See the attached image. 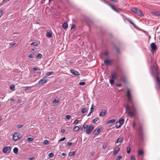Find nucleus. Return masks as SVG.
<instances>
[{
    "mask_svg": "<svg viewBox=\"0 0 160 160\" xmlns=\"http://www.w3.org/2000/svg\"><path fill=\"white\" fill-rule=\"evenodd\" d=\"M108 6H110L112 9L115 6L114 5H112L111 4H108Z\"/></svg>",
    "mask_w": 160,
    "mask_h": 160,
    "instance_id": "obj_53",
    "label": "nucleus"
},
{
    "mask_svg": "<svg viewBox=\"0 0 160 160\" xmlns=\"http://www.w3.org/2000/svg\"><path fill=\"white\" fill-rule=\"evenodd\" d=\"M88 125L86 124L85 123H84L81 128L82 131H84L85 129L88 128Z\"/></svg>",
    "mask_w": 160,
    "mask_h": 160,
    "instance_id": "obj_21",
    "label": "nucleus"
},
{
    "mask_svg": "<svg viewBox=\"0 0 160 160\" xmlns=\"http://www.w3.org/2000/svg\"><path fill=\"white\" fill-rule=\"evenodd\" d=\"M104 63L107 65L111 64V62L109 60H105L104 61Z\"/></svg>",
    "mask_w": 160,
    "mask_h": 160,
    "instance_id": "obj_22",
    "label": "nucleus"
},
{
    "mask_svg": "<svg viewBox=\"0 0 160 160\" xmlns=\"http://www.w3.org/2000/svg\"><path fill=\"white\" fill-rule=\"evenodd\" d=\"M65 139H66V138L65 137H63L61 139H60L59 140L58 142H60L63 141Z\"/></svg>",
    "mask_w": 160,
    "mask_h": 160,
    "instance_id": "obj_50",
    "label": "nucleus"
},
{
    "mask_svg": "<svg viewBox=\"0 0 160 160\" xmlns=\"http://www.w3.org/2000/svg\"><path fill=\"white\" fill-rule=\"evenodd\" d=\"M138 132L139 135L141 136L142 132V127L141 124L140 125L139 128H138Z\"/></svg>",
    "mask_w": 160,
    "mask_h": 160,
    "instance_id": "obj_16",
    "label": "nucleus"
},
{
    "mask_svg": "<svg viewBox=\"0 0 160 160\" xmlns=\"http://www.w3.org/2000/svg\"><path fill=\"white\" fill-rule=\"evenodd\" d=\"M33 140V138H28L27 139V140L28 142H30L32 141Z\"/></svg>",
    "mask_w": 160,
    "mask_h": 160,
    "instance_id": "obj_36",
    "label": "nucleus"
},
{
    "mask_svg": "<svg viewBox=\"0 0 160 160\" xmlns=\"http://www.w3.org/2000/svg\"><path fill=\"white\" fill-rule=\"evenodd\" d=\"M72 144V142H68V143H67V146H71Z\"/></svg>",
    "mask_w": 160,
    "mask_h": 160,
    "instance_id": "obj_54",
    "label": "nucleus"
},
{
    "mask_svg": "<svg viewBox=\"0 0 160 160\" xmlns=\"http://www.w3.org/2000/svg\"><path fill=\"white\" fill-rule=\"evenodd\" d=\"M126 19L132 25L133 24H134V23L132 21H131L129 19H128V18H126Z\"/></svg>",
    "mask_w": 160,
    "mask_h": 160,
    "instance_id": "obj_37",
    "label": "nucleus"
},
{
    "mask_svg": "<svg viewBox=\"0 0 160 160\" xmlns=\"http://www.w3.org/2000/svg\"><path fill=\"white\" fill-rule=\"evenodd\" d=\"M44 143L45 145H48L49 143V141L47 140H45L44 141Z\"/></svg>",
    "mask_w": 160,
    "mask_h": 160,
    "instance_id": "obj_44",
    "label": "nucleus"
},
{
    "mask_svg": "<svg viewBox=\"0 0 160 160\" xmlns=\"http://www.w3.org/2000/svg\"><path fill=\"white\" fill-rule=\"evenodd\" d=\"M93 103L92 105V106L91 108L90 109V112H91V113H92L93 112V110L94 109V108L93 107Z\"/></svg>",
    "mask_w": 160,
    "mask_h": 160,
    "instance_id": "obj_46",
    "label": "nucleus"
},
{
    "mask_svg": "<svg viewBox=\"0 0 160 160\" xmlns=\"http://www.w3.org/2000/svg\"><path fill=\"white\" fill-rule=\"evenodd\" d=\"M127 153H129L130 152V150H131V149H130V147H127Z\"/></svg>",
    "mask_w": 160,
    "mask_h": 160,
    "instance_id": "obj_40",
    "label": "nucleus"
},
{
    "mask_svg": "<svg viewBox=\"0 0 160 160\" xmlns=\"http://www.w3.org/2000/svg\"><path fill=\"white\" fill-rule=\"evenodd\" d=\"M122 158V157L121 155L118 156L116 160H120Z\"/></svg>",
    "mask_w": 160,
    "mask_h": 160,
    "instance_id": "obj_47",
    "label": "nucleus"
},
{
    "mask_svg": "<svg viewBox=\"0 0 160 160\" xmlns=\"http://www.w3.org/2000/svg\"><path fill=\"white\" fill-rule=\"evenodd\" d=\"M10 89L11 90L14 91L15 90V86L14 85L12 84L10 86Z\"/></svg>",
    "mask_w": 160,
    "mask_h": 160,
    "instance_id": "obj_33",
    "label": "nucleus"
},
{
    "mask_svg": "<svg viewBox=\"0 0 160 160\" xmlns=\"http://www.w3.org/2000/svg\"><path fill=\"white\" fill-rule=\"evenodd\" d=\"M20 134L18 132H15L13 135V139L15 141H17L19 140L21 137Z\"/></svg>",
    "mask_w": 160,
    "mask_h": 160,
    "instance_id": "obj_4",
    "label": "nucleus"
},
{
    "mask_svg": "<svg viewBox=\"0 0 160 160\" xmlns=\"http://www.w3.org/2000/svg\"><path fill=\"white\" fill-rule=\"evenodd\" d=\"M75 27H76L75 25V24H72L71 27V29H74V28H75Z\"/></svg>",
    "mask_w": 160,
    "mask_h": 160,
    "instance_id": "obj_52",
    "label": "nucleus"
},
{
    "mask_svg": "<svg viewBox=\"0 0 160 160\" xmlns=\"http://www.w3.org/2000/svg\"><path fill=\"white\" fill-rule=\"evenodd\" d=\"M70 72L73 75L76 76H79L80 75L79 72L78 71L74 69L71 70Z\"/></svg>",
    "mask_w": 160,
    "mask_h": 160,
    "instance_id": "obj_11",
    "label": "nucleus"
},
{
    "mask_svg": "<svg viewBox=\"0 0 160 160\" xmlns=\"http://www.w3.org/2000/svg\"><path fill=\"white\" fill-rule=\"evenodd\" d=\"M9 0H3L2 3L3 4H4V3H6V2H7Z\"/></svg>",
    "mask_w": 160,
    "mask_h": 160,
    "instance_id": "obj_57",
    "label": "nucleus"
},
{
    "mask_svg": "<svg viewBox=\"0 0 160 160\" xmlns=\"http://www.w3.org/2000/svg\"><path fill=\"white\" fill-rule=\"evenodd\" d=\"M11 148L10 147H5L3 149V152L5 153H7L10 152Z\"/></svg>",
    "mask_w": 160,
    "mask_h": 160,
    "instance_id": "obj_5",
    "label": "nucleus"
},
{
    "mask_svg": "<svg viewBox=\"0 0 160 160\" xmlns=\"http://www.w3.org/2000/svg\"><path fill=\"white\" fill-rule=\"evenodd\" d=\"M121 10L119 8H116V11H115L117 12H120Z\"/></svg>",
    "mask_w": 160,
    "mask_h": 160,
    "instance_id": "obj_56",
    "label": "nucleus"
},
{
    "mask_svg": "<svg viewBox=\"0 0 160 160\" xmlns=\"http://www.w3.org/2000/svg\"><path fill=\"white\" fill-rule=\"evenodd\" d=\"M124 122V120L122 118H120L119 119V120L118 121V122L121 125H122L123 124Z\"/></svg>",
    "mask_w": 160,
    "mask_h": 160,
    "instance_id": "obj_23",
    "label": "nucleus"
},
{
    "mask_svg": "<svg viewBox=\"0 0 160 160\" xmlns=\"http://www.w3.org/2000/svg\"><path fill=\"white\" fill-rule=\"evenodd\" d=\"M59 102V100L58 99L54 100L53 102V104H55L57 103H58Z\"/></svg>",
    "mask_w": 160,
    "mask_h": 160,
    "instance_id": "obj_39",
    "label": "nucleus"
},
{
    "mask_svg": "<svg viewBox=\"0 0 160 160\" xmlns=\"http://www.w3.org/2000/svg\"><path fill=\"white\" fill-rule=\"evenodd\" d=\"M46 37L48 38H51L52 36V32H48L46 34Z\"/></svg>",
    "mask_w": 160,
    "mask_h": 160,
    "instance_id": "obj_19",
    "label": "nucleus"
},
{
    "mask_svg": "<svg viewBox=\"0 0 160 160\" xmlns=\"http://www.w3.org/2000/svg\"><path fill=\"white\" fill-rule=\"evenodd\" d=\"M94 127L90 126L86 130V133L87 134H89L94 129Z\"/></svg>",
    "mask_w": 160,
    "mask_h": 160,
    "instance_id": "obj_8",
    "label": "nucleus"
},
{
    "mask_svg": "<svg viewBox=\"0 0 160 160\" xmlns=\"http://www.w3.org/2000/svg\"><path fill=\"white\" fill-rule=\"evenodd\" d=\"M75 154V152L74 151L70 152L68 156L69 157H71L73 156Z\"/></svg>",
    "mask_w": 160,
    "mask_h": 160,
    "instance_id": "obj_30",
    "label": "nucleus"
},
{
    "mask_svg": "<svg viewBox=\"0 0 160 160\" xmlns=\"http://www.w3.org/2000/svg\"><path fill=\"white\" fill-rule=\"evenodd\" d=\"M48 156L49 158H52L54 156V154L52 152H51L49 154Z\"/></svg>",
    "mask_w": 160,
    "mask_h": 160,
    "instance_id": "obj_38",
    "label": "nucleus"
},
{
    "mask_svg": "<svg viewBox=\"0 0 160 160\" xmlns=\"http://www.w3.org/2000/svg\"><path fill=\"white\" fill-rule=\"evenodd\" d=\"M154 79L156 82V87L158 86L159 88L160 89V78L159 77H156Z\"/></svg>",
    "mask_w": 160,
    "mask_h": 160,
    "instance_id": "obj_6",
    "label": "nucleus"
},
{
    "mask_svg": "<svg viewBox=\"0 0 160 160\" xmlns=\"http://www.w3.org/2000/svg\"><path fill=\"white\" fill-rule=\"evenodd\" d=\"M118 77L117 75L114 72L112 73L111 74V77L113 79H116Z\"/></svg>",
    "mask_w": 160,
    "mask_h": 160,
    "instance_id": "obj_18",
    "label": "nucleus"
},
{
    "mask_svg": "<svg viewBox=\"0 0 160 160\" xmlns=\"http://www.w3.org/2000/svg\"><path fill=\"white\" fill-rule=\"evenodd\" d=\"M53 72H48L45 74L46 76H49L53 73Z\"/></svg>",
    "mask_w": 160,
    "mask_h": 160,
    "instance_id": "obj_29",
    "label": "nucleus"
},
{
    "mask_svg": "<svg viewBox=\"0 0 160 160\" xmlns=\"http://www.w3.org/2000/svg\"><path fill=\"white\" fill-rule=\"evenodd\" d=\"M131 160H135V156L133 155H131Z\"/></svg>",
    "mask_w": 160,
    "mask_h": 160,
    "instance_id": "obj_51",
    "label": "nucleus"
},
{
    "mask_svg": "<svg viewBox=\"0 0 160 160\" xmlns=\"http://www.w3.org/2000/svg\"><path fill=\"white\" fill-rule=\"evenodd\" d=\"M110 82L111 84L112 85L114 84V81L113 79H110Z\"/></svg>",
    "mask_w": 160,
    "mask_h": 160,
    "instance_id": "obj_42",
    "label": "nucleus"
},
{
    "mask_svg": "<svg viewBox=\"0 0 160 160\" xmlns=\"http://www.w3.org/2000/svg\"><path fill=\"white\" fill-rule=\"evenodd\" d=\"M121 127V125L118 122H117L116 123V125L115 127L116 128H120Z\"/></svg>",
    "mask_w": 160,
    "mask_h": 160,
    "instance_id": "obj_31",
    "label": "nucleus"
},
{
    "mask_svg": "<svg viewBox=\"0 0 160 160\" xmlns=\"http://www.w3.org/2000/svg\"><path fill=\"white\" fill-rule=\"evenodd\" d=\"M115 121V120L114 119H112L111 120H110L108 122L106 123L107 125H109L111 123H114Z\"/></svg>",
    "mask_w": 160,
    "mask_h": 160,
    "instance_id": "obj_20",
    "label": "nucleus"
},
{
    "mask_svg": "<svg viewBox=\"0 0 160 160\" xmlns=\"http://www.w3.org/2000/svg\"><path fill=\"white\" fill-rule=\"evenodd\" d=\"M120 150V148L118 147H117L115 148L114 149V151L113 153V155H115L116 154H117L119 151Z\"/></svg>",
    "mask_w": 160,
    "mask_h": 160,
    "instance_id": "obj_14",
    "label": "nucleus"
},
{
    "mask_svg": "<svg viewBox=\"0 0 160 160\" xmlns=\"http://www.w3.org/2000/svg\"><path fill=\"white\" fill-rule=\"evenodd\" d=\"M131 10L133 12L139 16L142 17L144 15L143 12L140 10L136 8H132Z\"/></svg>",
    "mask_w": 160,
    "mask_h": 160,
    "instance_id": "obj_3",
    "label": "nucleus"
},
{
    "mask_svg": "<svg viewBox=\"0 0 160 160\" xmlns=\"http://www.w3.org/2000/svg\"><path fill=\"white\" fill-rule=\"evenodd\" d=\"M42 57V55L41 53L38 54L37 56V58H41Z\"/></svg>",
    "mask_w": 160,
    "mask_h": 160,
    "instance_id": "obj_43",
    "label": "nucleus"
},
{
    "mask_svg": "<svg viewBox=\"0 0 160 160\" xmlns=\"http://www.w3.org/2000/svg\"><path fill=\"white\" fill-rule=\"evenodd\" d=\"M31 89V87H25L24 90H29Z\"/></svg>",
    "mask_w": 160,
    "mask_h": 160,
    "instance_id": "obj_48",
    "label": "nucleus"
},
{
    "mask_svg": "<svg viewBox=\"0 0 160 160\" xmlns=\"http://www.w3.org/2000/svg\"><path fill=\"white\" fill-rule=\"evenodd\" d=\"M151 72L154 78H156V77H159V73L157 71V69L153 65L151 66Z\"/></svg>",
    "mask_w": 160,
    "mask_h": 160,
    "instance_id": "obj_2",
    "label": "nucleus"
},
{
    "mask_svg": "<svg viewBox=\"0 0 160 160\" xmlns=\"http://www.w3.org/2000/svg\"><path fill=\"white\" fill-rule=\"evenodd\" d=\"M116 51L118 53H120V50L119 48L117 47H115Z\"/></svg>",
    "mask_w": 160,
    "mask_h": 160,
    "instance_id": "obj_35",
    "label": "nucleus"
},
{
    "mask_svg": "<svg viewBox=\"0 0 160 160\" xmlns=\"http://www.w3.org/2000/svg\"><path fill=\"white\" fill-rule=\"evenodd\" d=\"M123 139L122 138H118L115 142V143H118L119 142H121L122 141Z\"/></svg>",
    "mask_w": 160,
    "mask_h": 160,
    "instance_id": "obj_25",
    "label": "nucleus"
},
{
    "mask_svg": "<svg viewBox=\"0 0 160 160\" xmlns=\"http://www.w3.org/2000/svg\"><path fill=\"white\" fill-rule=\"evenodd\" d=\"M87 111V109L85 108H83L81 110V112L82 113L84 114Z\"/></svg>",
    "mask_w": 160,
    "mask_h": 160,
    "instance_id": "obj_28",
    "label": "nucleus"
},
{
    "mask_svg": "<svg viewBox=\"0 0 160 160\" xmlns=\"http://www.w3.org/2000/svg\"><path fill=\"white\" fill-rule=\"evenodd\" d=\"M85 84V82H81L79 83V85L81 86L84 85Z\"/></svg>",
    "mask_w": 160,
    "mask_h": 160,
    "instance_id": "obj_45",
    "label": "nucleus"
},
{
    "mask_svg": "<svg viewBox=\"0 0 160 160\" xmlns=\"http://www.w3.org/2000/svg\"><path fill=\"white\" fill-rule=\"evenodd\" d=\"M120 79L124 83H126L127 82L126 78L124 75H122L120 77Z\"/></svg>",
    "mask_w": 160,
    "mask_h": 160,
    "instance_id": "obj_10",
    "label": "nucleus"
},
{
    "mask_svg": "<svg viewBox=\"0 0 160 160\" xmlns=\"http://www.w3.org/2000/svg\"><path fill=\"white\" fill-rule=\"evenodd\" d=\"M80 129V127L78 126L74 127L73 128V130L75 132H77Z\"/></svg>",
    "mask_w": 160,
    "mask_h": 160,
    "instance_id": "obj_24",
    "label": "nucleus"
},
{
    "mask_svg": "<svg viewBox=\"0 0 160 160\" xmlns=\"http://www.w3.org/2000/svg\"><path fill=\"white\" fill-rule=\"evenodd\" d=\"M138 154L139 155H142L143 154V152L142 150H140L138 151Z\"/></svg>",
    "mask_w": 160,
    "mask_h": 160,
    "instance_id": "obj_34",
    "label": "nucleus"
},
{
    "mask_svg": "<svg viewBox=\"0 0 160 160\" xmlns=\"http://www.w3.org/2000/svg\"><path fill=\"white\" fill-rule=\"evenodd\" d=\"M104 55L105 56H108V52H106L104 53Z\"/></svg>",
    "mask_w": 160,
    "mask_h": 160,
    "instance_id": "obj_62",
    "label": "nucleus"
},
{
    "mask_svg": "<svg viewBox=\"0 0 160 160\" xmlns=\"http://www.w3.org/2000/svg\"><path fill=\"white\" fill-rule=\"evenodd\" d=\"M107 113V111L105 110H102L99 113V116L101 117H103Z\"/></svg>",
    "mask_w": 160,
    "mask_h": 160,
    "instance_id": "obj_13",
    "label": "nucleus"
},
{
    "mask_svg": "<svg viewBox=\"0 0 160 160\" xmlns=\"http://www.w3.org/2000/svg\"><path fill=\"white\" fill-rule=\"evenodd\" d=\"M150 46L152 49L153 51H156L157 49V47L156 44L154 43H152L151 44Z\"/></svg>",
    "mask_w": 160,
    "mask_h": 160,
    "instance_id": "obj_12",
    "label": "nucleus"
},
{
    "mask_svg": "<svg viewBox=\"0 0 160 160\" xmlns=\"http://www.w3.org/2000/svg\"><path fill=\"white\" fill-rule=\"evenodd\" d=\"M18 128H20L23 127V125H18Z\"/></svg>",
    "mask_w": 160,
    "mask_h": 160,
    "instance_id": "obj_58",
    "label": "nucleus"
},
{
    "mask_svg": "<svg viewBox=\"0 0 160 160\" xmlns=\"http://www.w3.org/2000/svg\"><path fill=\"white\" fill-rule=\"evenodd\" d=\"M70 118V116L69 115H67L66 116V118L67 119H69Z\"/></svg>",
    "mask_w": 160,
    "mask_h": 160,
    "instance_id": "obj_59",
    "label": "nucleus"
},
{
    "mask_svg": "<svg viewBox=\"0 0 160 160\" xmlns=\"http://www.w3.org/2000/svg\"><path fill=\"white\" fill-rule=\"evenodd\" d=\"M28 57L29 58H32L33 57V55L32 54H30L28 55Z\"/></svg>",
    "mask_w": 160,
    "mask_h": 160,
    "instance_id": "obj_63",
    "label": "nucleus"
},
{
    "mask_svg": "<svg viewBox=\"0 0 160 160\" xmlns=\"http://www.w3.org/2000/svg\"><path fill=\"white\" fill-rule=\"evenodd\" d=\"M79 121L78 120H75L73 122L74 124H77L78 123Z\"/></svg>",
    "mask_w": 160,
    "mask_h": 160,
    "instance_id": "obj_55",
    "label": "nucleus"
},
{
    "mask_svg": "<svg viewBox=\"0 0 160 160\" xmlns=\"http://www.w3.org/2000/svg\"><path fill=\"white\" fill-rule=\"evenodd\" d=\"M107 145L106 143H104L103 145L102 146V147L103 149H105L107 147Z\"/></svg>",
    "mask_w": 160,
    "mask_h": 160,
    "instance_id": "obj_49",
    "label": "nucleus"
},
{
    "mask_svg": "<svg viewBox=\"0 0 160 160\" xmlns=\"http://www.w3.org/2000/svg\"><path fill=\"white\" fill-rule=\"evenodd\" d=\"M133 27L137 29H138L139 30H142V29H140L138 27H137L134 23L133 25Z\"/></svg>",
    "mask_w": 160,
    "mask_h": 160,
    "instance_id": "obj_41",
    "label": "nucleus"
},
{
    "mask_svg": "<svg viewBox=\"0 0 160 160\" xmlns=\"http://www.w3.org/2000/svg\"><path fill=\"white\" fill-rule=\"evenodd\" d=\"M151 14L155 17H160V12L156 11L151 12Z\"/></svg>",
    "mask_w": 160,
    "mask_h": 160,
    "instance_id": "obj_7",
    "label": "nucleus"
},
{
    "mask_svg": "<svg viewBox=\"0 0 160 160\" xmlns=\"http://www.w3.org/2000/svg\"><path fill=\"white\" fill-rule=\"evenodd\" d=\"M48 81V80H46L45 79V78H44L41 79L39 82L38 83V85H41L43 84H44L46 83Z\"/></svg>",
    "mask_w": 160,
    "mask_h": 160,
    "instance_id": "obj_9",
    "label": "nucleus"
},
{
    "mask_svg": "<svg viewBox=\"0 0 160 160\" xmlns=\"http://www.w3.org/2000/svg\"><path fill=\"white\" fill-rule=\"evenodd\" d=\"M99 119V118L98 117L96 118H95L94 119L92 120V122L95 123V122L98 121Z\"/></svg>",
    "mask_w": 160,
    "mask_h": 160,
    "instance_id": "obj_32",
    "label": "nucleus"
},
{
    "mask_svg": "<svg viewBox=\"0 0 160 160\" xmlns=\"http://www.w3.org/2000/svg\"><path fill=\"white\" fill-rule=\"evenodd\" d=\"M101 131V128H96L93 132V133L95 135H97Z\"/></svg>",
    "mask_w": 160,
    "mask_h": 160,
    "instance_id": "obj_15",
    "label": "nucleus"
},
{
    "mask_svg": "<svg viewBox=\"0 0 160 160\" xmlns=\"http://www.w3.org/2000/svg\"><path fill=\"white\" fill-rule=\"evenodd\" d=\"M3 13V10L1 9H0V15L1 14V15L2 16Z\"/></svg>",
    "mask_w": 160,
    "mask_h": 160,
    "instance_id": "obj_60",
    "label": "nucleus"
},
{
    "mask_svg": "<svg viewBox=\"0 0 160 160\" xmlns=\"http://www.w3.org/2000/svg\"><path fill=\"white\" fill-rule=\"evenodd\" d=\"M116 86H117L118 87H120L122 86V84H121L117 83V84H116Z\"/></svg>",
    "mask_w": 160,
    "mask_h": 160,
    "instance_id": "obj_61",
    "label": "nucleus"
},
{
    "mask_svg": "<svg viewBox=\"0 0 160 160\" xmlns=\"http://www.w3.org/2000/svg\"><path fill=\"white\" fill-rule=\"evenodd\" d=\"M126 96L129 102L131 103L132 106L131 111H130L129 105L128 104H126L125 107V112L128 113L130 117L132 118L136 116L137 109L135 107L134 103L132 99L131 94L129 89H127Z\"/></svg>",
    "mask_w": 160,
    "mask_h": 160,
    "instance_id": "obj_1",
    "label": "nucleus"
},
{
    "mask_svg": "<svg viewBox=\"0 0 160 160\" xmlns=\"http://www.w3.org/2000/svg\"><path fill=\"white\" fill-rule=\"evenodd\" d=\"M18 151V149L17 148L15 147L13 149V152L15 154H17Z\"/></svg>",
    "mask_w": 160,
    "mask_h": 160,
    "instance_id": "obj_26",
    "label": "nucleus"
},
{
    "mask_svg": "<svg viewBox=\"0 0 160 160\" xmlns=\"http://www.w3.org/2000/svg\"><path fill=\"white\" fill-rule=\"evenodd\" d=\"M34 157H32L31 158H28L29 160H33L34 159Z\"/></svg>",
    "mask_w": 160,
    "mask_h": 160,
    "instance_id": "obj_64",
    "label": "nucleus"
},
{
    "mask_svg": "<svg viewBox=\"0 0 160 160\" xmlns=\"http://www.w3.org/2000/svg\"><path fill=\"white\" fill-rule=\"evenodd\" d=\"M63 28L64 29H66L68 27V24L67 23L64 22L62 25Z\"/></svg>",
    "mask_w": 160,
    "mask_h": 160,
    "instance_id": "obj_27",
    "label": "nucleus"
},
{
    "mask_svg": "<svg viewBox=\"0 0 160 160\" xmlns=\"http://www.w3.org/2000/svg\"><path fill=\"white\" fill-rule=\"evenodd\" d=\"M40 44L39 41H38L36 42H32L31 43V45L34 46H37L38 45Z\"/></svg>",
    "mask_w": 160,
    "mask_h": 160,
    "instance_id": "obj_17",
    "label": "nucleus"
}]
</instances>
